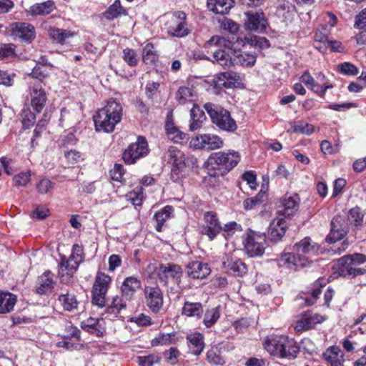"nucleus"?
Returning a JSON list of instances; mask_svg holds the SVG:
<instances>
[{
	"mask_svg": "<svg viewBox=\"0 0 366 366\" xmlns=\"http://www.w3.org/2000/svg\"><path fill=\"white\" fill-rule=\"evenodd\" d=\"M246 44L259 49H267L269 46V41L265 37L254 35H249L244 39L237 38L235 41L234 37L230 40L220 36H213L206 43L209 46L226 47L234 51L232 65L252 66L256 62V56L245 52H237V50Z\"/></svg>",
	"mask_w": 366,
	"mask_h": 366,
	"instance_id": "nucleus-1",
	"label": "nucleus"
},
{
	"mask_svg": "<svg viewBox=\"0 0 366 366\" xmlns=\"http://www.w3.org/2000/svg\"><path fill=\"white\" fill-rule=\"evenodd\" d=\"M296 254L284 253L279 259L280 267L287 266L295 269L304 268L310 264L312 257L317 254L320 247L309 237H305L294 246Z\"/></svg>",
	"mask_w": 366,
	"mask_h": 366,
	"instance_id": "nucleus-2",
	"label": "nucleus"
},
{
	"mask_svg": "<svg viewBox=\"0 0 366 366\" xmlns=\"http://www.w3.org/2000/svg\"><path fill=\"white\" fill-rule=\"evenodd\" d=\"M122 115V107L114 99H110L107 105L99 109L94 116V122L97 131L112 132L115 126L120 122Z\"/></svg>",
	"mask_w": 366,
	"mask_h": 366,
	"instance_id": "nucleus-3",
	"label": "nucleus"
},
{
	"mask_svg": "<svg viewBox=\"0 0 366 366\" xmlns=\"http://www.w3.org/2000/svg\"><path fill=\"white\" fill-rule=\"evenodd\" d=\"M300 198L297 194L290 196L285 195L280 202L277 207L276 220L280 230L276 228V237L282 238L287 229L285 219L293 216L298 210Z\"/></svg>",
	"mask_w": 366,
	"mask_h": 366,
	"instance_id": "nucleus-4",
	"label": "nucleus"
},
{
	"mask_svg": "<svg viewBox=\"0 0 366 366\" xmlns=\"http://www.w3.org/2000/svg\"><path fill=\"white\" fill-rule=\"evenodd\" d=\"M204 109L210 117L212 122L219 129L234 132L237 129L235 121L231 117L230 113L219 105L207 103Z\"/></svg>",
	"mask_w": 366,
	"mask_h": 366,
	"instance_id": "nucleus-5",
	"label": "nucleus"
},
{
	"mask_svg": "<svg viewBox=\"0 0 366 366\" xmlns=\"http://www.w3.org/2000/svg\"><path fill=\"white\" fill-rule=\"evenodd\" d=\"M112 283L109 275L98 272L92 287V303L99 307H103L106 302V295Z\"/></svg>",
	"mask_w": 366,
	"mask_h": 366,
	"instance_id": "nucleus-6",
	"label": "nucleus"
},
{
	"mask_svg": "<svg viewBox=\"0 0 366 366\" xmlns=\"http://www.w3.org/2000/svg\"><path fill=\"white\" fill-rule=\"evenodd\" d=\"M187 15L184 12L177 11L167 16L166 28L169 35L182 38L189 33L186 23Z\"/></svg>",
	"mask_w": 366,
	"mask_h": 366,
	"instance_id": "nucleus-7",
	"label": "nucleus"
},
{
	"mask_svg": "<svg viewBox=\"0 0 366 366\" xmlns=\"http://www.w3.org/2000/svg\"><path fill=\"white\" fill-rule=\"evenodd\" d=\"M156 270L159 280L165 285L171 282L177 285L180 284L183 271L179 265L172 263L161 264Z\"/></svg>",
	"mask_w": 366,
	"mask_h": 366,
	"instance_id": "nucleus-8",
	"label": "nucleus"
},
{
	"mask_svg": "<svg viewBox=\"0 0 366 366\" xmlns=\"http://www.w3.org/2000/svg\"><path fill=\"white\" fill-rule=\"evenodd\" d=\"M190 147L197 149L214 150L224 146L223 140L214 134H202L192 138Z\"/></svg>",
	"mask_w": 366,
	"mask_h": 366,
	"instance_id": "nucleus-9",
	"label": "nucleus"
},
{
	"mask_svg": "<svg viewBox=\"0 0 366 366\" xmlns=\"http://www.w3.org/2000/svg\"><path fill=\"white\" fill-rule=\"evenodd\" d=\"M149 153L148 144L146 139L139 137L137 142L131 144L123 154V159L126 164H134L137 159L145 157Z\"/></svg>",
	"mask_w": 366,
	"mask_h": 366,
	"instance_id": "nucleus-10",
	"label": "nucleus"
},
{
	"mask_svg": "<svg viewBox=\"0 0 366 366\" xmlns=\"http://www.w3.org/2000/svg\"><path fill=\"white\" fill-rule=\"evenodd\" d=\"M147 307L152 312L157 313L163 306L164 296L159 286H146L144 290Z\"/></svg>",
	"mask_w": 366,
	"mask_h": 366,
	"instance_id": "nucleus-11",
	"label": "nucleus"
},
{
	"mask_svg": "<svg viewBox=\"0 0 366 366\" xmlns=\"http://www.w3.org/2000/svg\"><path fill=\"white\" fill-rule=\"evenodd\" d=\"M299 352L297 342L292 338L280 336L276 340V353L281 358L293 359Z\"/></svg>",
	"mask_w": 366,
	"mask_h": 366,
	"instance_id": "nucleus-12",
	"label": "nucleus"
},
{
	"mask_svg": "<svg viewBox=\"0 0 366 366\" xmlns=\"http://www.w3.org/2000/svg\"><path fill=\"white\" fill-rule=\"evenodd\" d=\"M350 257L345 255L340 258L333 266L334 273L338 276L352 279L366 273V269H355L352 267L350 262Z\"/></svg>",
	"mask_w": 366,
	"mask_h": 366,
	"instance_id": "nucleus-13",
	"label": "nucleus"
},
{
	"mask_svg": "<svg viewBox=\"0 0 366 366\" xmlns=\"http://www.w3.org/2000/svg\"><path fill=\"white\" fill-rule=\"evenodd\" d=\"M224 152H214L209 155L204 162V167L210 176L222 175L225 172Z\"/></svg>",
	"mask_w": 366,
	"mask_h": 366,
	"instance_id": "nucleus-14",
	"label": "nucleus"
},
{
	"mask_svg": "<svg viewBox=\"0 0 366 366\" xmlns=\"http://www.w3.org/2000/svg\"><path fill=\"white\" fill-rule=\"evenodd\" d=\"M30 104L34 111L41 113L46 105L47 97L40 83H33L29 87Z\"/></svg>",
	"mask_w": 366,
	"mask_h": 366,
	"instance_id": "nucleus-15",
	"label": "nucleus"
},
{
	"mask_svg": "<svg viewBox=\"0 0 366 366\" xmlns=\"http://www.w3.org/2000/svg\"><path fill=\"white\" fill-rule=\"evenodd\" d=\"M11 35L27 43L31 42L36 37L35 28L33 25L24 22H15L10 26Z\"/></svg>",
	"mask_w": 366,
	"mask_h": 366,
	"instance_id": "nucleus-16",
	"label": "nucleus"
},
{
	"mask_svg": "<svg viewBox=\"0 0 366 366\" xmlns=\"http://www.w3.org/2000/svg\"><path fill=\"white\" fill-rule=\"evenodd\" d=\"M204 223L202 227L201 233L207 235L210 240H213L222 230L216 213L207 212L204 214Z\"/></svg>",
	"mask_w": 366,
	"mask_h": 366,
	"instance_id": "nucleus-17",
	"label": "nucleus"
},
{
	"mask_svg": "<svg viewBox=\"0 0 366 366\" xmlns=\"http://www.w3.org/2000/svg\"><path fill=\"white\" fill-rule=\"evenodd\" d=\"M262 237L253 232L249 231L243 239L244 247L247 254L251 257L260 256L264 252V247L260 242Z\"/></svg>",
	"mask_w": 366,
	"mask_h": 366,
	"instance_id": "nucleus-18",
	"label": "nucleus"
},
{
	"mask_svg": "<svg viewBox=\"0 0 366 366\" xmlns=\"http://www.w3.org/2000/svg\"><path fill=\"white\" fill-rule=\"evenodd\" d=\"M222 267L234 276L242 277L247 272L246 264L238 257L229 254H226L223 257Z\"/></svg>",
	"mask_w": 366,
	"mask_h": 366,
	"instance_id": "nucleus-19",
	"label": "nucleus"
},
{
	"mask_svg": "<svg viewBox=\"0 0 366 366\" xmlns=\"http://www.w3.org/2000/svg\"><path fill=\"white\" fill-rule=\"evenodd\" d=\"M347 233V226L345 224L344 218L342 216H335L331 222V230L326 237L329 243H335L340 240Z\"/></svg>",
	"mask_w": 366,
	"mask_h": 366,
	"instance_id": "nucleus-20",
	"label": "nucleus"
},
{
	"mask_svg": "<svg viewBox=\"0 0 366 366\" xmlns=\"http://www.w3.org/2000/svg\"><path fill=\"white\" fill-rule=\"evenodd\" d=\"M245 15L247 18L245 22V28L247 30L257 31L259 33L264 32L267 26V22L265 16L262 12H247Z\"/></svg>",
	"mask_w": 366,
	"mask_h": 366,
	"instance_id": "nucleus-21",
	"label": "nucleus"
},
{
	"mask_svg": "<svg viewBox=\"0 0 366 366\" xmlns=\"http://www.w3.org/2000/svg\"><path fill=\"white\" fill-rule=\"evenodd\" d=\"M79 264V263L76 262L70 257L68 259L62 257L59 269V275L61 281L66 284L70 282Z\"/></svg>",
	"mask_w": 366,
	"mask_h": 366,
	"instance_id": "nucleus-22",
	"label": "nucleus"
},
{
	"mask_svg": "<svg viewBox=\"0 0 366 366\" xmlns=\"http://www.w3.org/2000/svg\"><path fill=\"white\" fill-rule=\"evenodd\" d=\"M328 366H344V354L338 346L329 347L322 354Z\"/></svg>",
	"mask_w": 366,
	"mask_h": 366,
	"instance_id": "nucleus-23",
	"label": "nucleus"
},
{
	"mask_svg": "<svg viewBox=\"0 0 366 366\" xmlns=\"http://www.w3.org/2000/svg\"><path fill=\"white\" fill-rule=\"evenodd\" d=\"M142 287L140 280L135 276L127 277L121 285V294L126 300H132L134 294Z\"/></svg>",
	"mask_w": 366,
	"mask_h": 366,
	"instance_id": "nucleus-24",
	"label": "nucleus"
},
{
	"mask_svg": "<svg viewBox=\"0 0 366 366\" xmlns=\"http://www.w3.org/2000/svg\"><path fill=\"white\" fill-rule=\"evenodd\" d=\"M325 320L326 318L324 316L318 314H305L297 321L295 330L297 331L307 330L313 327L317 324L322 323Z\"/></svg>",
	"mask_w": 366,
	"mask_h": 366,
	"instance_id": "nucleus-25",
	"label": "nucleus"
},
{
	"mask_svg": "<svg viewBox=\"0 0 366 366\" xmlns=\"http://www.w3.org/2000/svg\"><path fill=\"white\" fill-rule=\"evenodd\" d=\"M211 272L207 264L199 261L190 262L187 265V274L193 279H203Z\"/></svg>",
	"mask_w": 366,
	"mask_h": 366,
	"instance_id": "nucleus-26",
	"label": "nucleus"
},
{
	"mask_svg": "<svg viewBox=\"0 0 366 366\" xmlns=\"http://www.w3.org/2000/svg\"><path fill=\"white\" fill-rule=\"evenodd\" d=\"M167 158L168 162L173 166L172 172H176L178 169L183 168L185 164L184 153L175 147L169 148L167 152Z\"/></svg>",
	"mask_w": 366,
	"mask_h": 366,
	"instance_id": "nucleus-27",
	"label": "nucleus"
},
{
	"mask_svg": "<svg viewBox=\"0 0 366 366\" xmlns=\"http://www.w3.org/2000/svg\"><path fill=\"white\" fill-rule=\"evenodd\" d=\"M56 9L54 2L51 0L46 1L35 4L29 7L26 10L27 14L36 16H46L51 14Z\"/></svg>",
	"mask_w": 366,
	"mask_h": 366,
	"instance_id": "nucleus-28",
	"label": "nucleus"
},
{
	"mask_svg": "<svg viewBox=\"0 0 366 366\" xmlns=\"http://www.w3.org/2000/svg\"><path fill=\"white\" fill-rule=\"evenodd\" d=\"M204 313L203 305L201 302H184L182 308V315L188 317L200 319Z\"/></svg>",
	"mask_w": 366,
	"mask_h": 366,
	"instance_id": "nucleus-29",
	"label": "nucleus"
},
{
	"mask_svg": "<svg viewBox=\"0 0 366 366\" xmlns=\"http://www.w3.org/2000/svg\"><path fill=\"white\" fill-rule=\"evenodd\" d=\"M187 340L191 352L195 355L201 354L204 347L203 335L199 332H194L189 335Z\"/></svg>",
	"mask_w": 366,
	"mask_h": 366,
	"instance_id": "nucleus-30",
	"label": "nucleus"
},
{
	"mask_svg": "<svg viewBox=\"0 0 366 366\" xmlns=\"http://www.w3.org/2000/svg\"><path fill=\"white\" fill-rule=\"evenodd\" d=\"M208 9L217 14L224 15L229 12L233 6L232 0H207Z\"/></svg>",
	"mask_w": 366,
	"mask_h": 366,
	"instance_id": "nucleus-31",
	"label": "nucleus"
},
{
	"mask_svg": "<svg viewBox=\"0 0 366 366\" xmlns=\"http://www.w3.org/2000/svg\"><path fill=\"white\" fill-rule=\"evenodd\" d=\"M16 303V295L11 292L0 291V314L11 312Z\"/></svg>",
	"mask_w": 366,
	"mask_h": 366,
	"instance_id": "nucleus-32",
	"label": "nucleus"
},
{
	"mask_svg": "<svg viewBox=\"0 0 366 366\" xmlns=\"http://www.w3.org/2000/svg\"><path fill=\"white\" fill-rule=\"evenodd\" d=\"M191 120L189 124L190 130L194 131L202 127L206 119L204 112L197 104H194L190 111Z\"/></svg>",
	"mask_w": 366,
	"mask_h": 366,
	"instance_id": "nucleus-33",
	"label": "nucleus"
},
{
	"mask_svg": "<svg viewBox=\"0 0 366 366\" xmlns=\"http://www.w3.org/2000/svg\"><path fill=\"white\" fill-rule=\"evenodd\" d=\"M196 93L194 89L188 86H181L176 93V99L180 104L193 103L195 101Z\"/></svg>",
	"mask_w": 366,
	"mask_h": 366,
	"instance_id": "nucleus-34",
	"label": "nucleus"
},
{
	"mask_svg": "<svg viewBox=\"0 0 366 366\" xmlns=\"http://www.w3.org/2000/svg\"><path fill=\"white\" fill-rule=\"evenodd\" d=\"M39 285L36 290L39 294L44 295L51 290L54 285L51 272L47 271L41 275L39 277Z\"/></svg>",
	"mask_w": 366,
	"mask_h": 366,
	"instance_id": "nucleus-35",
	"label": "nucleus"
},
{
	"mask_svg": "<svg viewBox=\"0 0 366 366\" xmlns=\"http://www.w3.org/2000/svg\"><path fill=\"white\" fill-rule=\"evenodd\" d=\"M173 212V207L172 206H166L162 208L159 212L155 213L154 219L156 220V230L161 232L164 223L171 218Z\"/></svg>",
	"mask_w": 366,
	"mask_h": 366,
	"instance_id": "nucleus-36",
	"label": "nucleus"
},
{
	"mask_svg": "<svg viewBox=\"0 0 366 366\" xmlns=\"http://www.w3.org/2000/svg\"><path fill=\"white\" fill-rule=\"evenodd\" d=\"M165 129L168 137L176 143H180L186 137V134L181 132L172 121H167Z\"/></svg>",
	"mask_w": 366,
	"mask_h": 366,
	"instance_id": "nucleus-37",
	"label": "nucleus"
},
{
	"mask_svg": "<svg viewBox=\"0 0 366 366\" xmlns=\"http://www.w3.org/2000/svg\"><path fill=\"white\" fill-rule=\"evenodd\" d=\"M59 301L64 310L71 312L77 309L79 302L73 294L66 293L59 295Z\"/></svg>",
	"mask_w": 366,
	"mask_h": 366,
	"instance_id": "nucleus-38",
	"label": "nucleus"
},
{
	"mask_svg": "<svg viewBox=\"0 0 366 366\" xmlns=\"http://www.w3.org/2000/svg\"><path fill=\"white\" fill-rule=\"evenodd\" d=\"M213 53L214 61L219 64L224 68L229 67L232 65V58L229 54L222 49L223 47H219Z\"/></svg>",
	"mask_w": 366,
	"mask_h": 366,
	"instance_id": "nucleus-39",
	"label": "nucleus"
},
{
	"mask_svg": "<svg viewBox=\"0 0 366 366\" xmlns=\"http://www.w3.org/2000/svg\"><path fill=\"white\" fill-rule=\"evenodd\" d=\"M126 10L121 6L119 0H115L114 2L104 13V16L108 20H112L120 15H125Z\"/></svg>",
	"mask_w": 366,
	"mask_h": 366,
	"instance_id": "nucleus-40",
	"label": "nucleus"
},
{
	"mask_svg": "<svg viewBox=\"0 0 366 366\" xmlns=\"http://www.w3.org/2000/svg\"><path fill=\"white\" fill-rule=\"evenodd\" d=\"M159 55L152 44H147L143 48L142 60L146 64H153L158 59Z\"/></svg>",
	"mask_w": 366,
	"mask_h": 366,
	"instance_id": "nucleus-41",
	"label": "nucleus"
},
{
	"mask_svg": "<svg viewBox=\"0 0 366 366\" xmlns=\"http://www.w3.org/2000/svg\"><path fill=\"white\" fill-rule=\"evenodd\" d=\"M219 317L220 311L218 307L208 309L204 313L203 323L206 327L209 328L217 322Z\"/></svg>",
	"mask_w": 366,
	"mask_h": 366,
	"instance_id": "nucleus-42",
	"label": "nucleus"
},
{
	"mask_svg": "<svg viewBox=\"0 0 366 366\" xmlns=\"http://www.w3.org/2000/svg\"><path fill=\"white\" fill-rule=\"evenodd\" d=\"M175 334L173 333H160L157 335L151 341V345L153 347L169 345L174 343Z\"/></svg>",
	"mask_w": 366,
	"mask_h": 366,
	"instance_id": "nucleus-43",
	"label": "nucleus"
},
{
	"mask_svg": "<svg viewBox=\"0 0 366 366\" xmlns=\"http://www.w3.org/2000/svg\"><path fill=\"white\" fill-rule=\"evenodd\" d=\"M267 199V194L259 192L255 197L247 198L243 202V207L245 210H250L257 206L264 203Z\"/></svg>",
	"mask_w": 366,
	"mask_h": 366,
	"instance_id": "nucleus-44",
	"label": "nucleus"
},
{
	"mask_svg": "<svg viewBox=\"0 0 366 366\" xmlns=\"http://www.w3.org/2000/svg\"><path fill=\"white\" fill-rule=\"evenodd\" d=\"M49 35L53 40L63 44L66 43L67 39L74 36V33L61 29H51Z\"/></svg>",
	"mask_w": 366,
	"mask_h": 366,
	"instance_id": "nucleus-45",
	"label": "nucleus"
},
{
	"mask_svg": "<svg viewBox=\"0 0 366 366\" xmlns=\"http://www.w3.org/2000/svg\"><path fill=\"white\" fill-rule=\"evenodd\" d=\"M127 301L129 300H126L122 295V296H115L113 297L110 306L107 308V312L114 315L119 314L122 309L126 307Z\"/></svg>",
	"mask_w": 366,
	"mask_h": 366,
	"instance_id": "nucleus-46",
	"label": "nucleus"
},
{
	"mask_svg": "<svg viewBox=\"0 0 366 366\" xmlns=\"http://www.w3.org/2000/svg\"><path fill=\"white\" fill-rule=\"evenodd\" d=\"M99 324V320L90 317L81 323V327L86 332L94 334L97 337H100L103 335V332L97 327Z\"/></svg>",
	"mask_w": 366,
	"mask_h": 366,
	"instance_id": "nucleus-47",
	"label": "nucleus"
},
{
	"mask_svg": "<svg viewBox=\"0 0 366 366\" xmlns=\"http://www.w3.org/2000/svg\"><path fill=\"white\" fill-rule=\"evenodd\" d=\"M363 217L364 214L362 212L360 208L355 207L349 211L347 220L352 226L357 228L362 224Z\"/></svg>",
	"mask_w": 366,
	"mask_h": 366,
	"instance_id": "nucleus-48",
	"label": "nucleus"
},
{
	"mask_svg": "<svg viewBox=\"0 0 366 366\" xmlns=\"http://www.w3.org/2000/svg\"><path fill=\"white\" fill-rule=\"evenodd\" d=\"M225 157V172H228L237 165L240 160V156L237 152L228 151L224 152Z\"/></svg>",
	"mask_w": 366,
	"mask_h": 366,
	"instance_id": "nucleus-49",
	"label": "nucleus"
},
{
	"mask_svg": "<svg viewBox=\"0 0 366 366\" xmlns=\"http://www.w3.org/2000/svg\"><path fill=\"white\" fill-rule=\"evenodd\" d=\"M122 59L129 66L132 67L136 66L139 62L137 51L129 48H126L123 50Z\"/></svg>",
	"mask_w": 366,
	"mask_h": 366,
	"instance_id": "nucleus-50",
	"label": "nucleus"
},
{
	"mask_svg": "<svg viewBox=\"0 0 366 366\" xmlns=\"http://www.w3.org/2000/svg\"><path fill=\"white\" fill-rule=\"evenodd\" d=\"M29 76H30L33 80H37L34 82L31 81L29 84L32 86L33 83H40L48 76V72L46 69L41 66H35L31 73H29Z\"/></svg>",
	"mask_w": 366,
	"mask_h": 366,
	"instance_id": "nucleus-51",
	"label": "nucleus"
},
{
	"mask_svg": "<svg viewBox=\"0 0 366 366\" xmlns=\"http://www.w3.org/2000/svg\"><path fill=\"white\" fill-rule=\"evenodd\" d=\"M127 199L134 206H140L144 199L142 187H136L132 192L127 195Z\"/></svg>",
	"mask_w": 366,
	"mask_h": 366,
	"instance_id": "nucleus-52",
	"label": "nucleus"
},
{
	"mask_svg": "<svg viewBox=\"0 0 366 366\" xmlns=\"http://www.w3.org/2000/svg\"><path fill=\"white\" fill-rule=\"evenodd\" d=\"M223 230V235L225 239L232 237L236 232H241L242 230V226L235 222H230L224 224L222 228Z\"/></svg>",
	"mask_w": 366,
	"mask_h": 366,
	"instance_id": "nucleus-53",
	"label": "nucleus"
},
{
	"mask_svg": "<svg viewBox=\"0 0 366 366\" xmlns=\"http://www.w3.org/2000/svg\"><path fill=\"white\" fill-rule=\"evenodd\" d=\"M15 48L12 44H0V60L15 56Z\"/></svg>",
	"mask_w": 366,
	"mask_h": 366,
	"instance_id": "nucleus-54",
	"label": "nucleus"
},
{
	"mask_svg": "<svg viewBox=\"0 0 366 366\" xmlns=\"http://www.w3.org/2000/svg\"><path fill=\"white\" fill-rule=\"evenodd\" d=\"M242 179L252 190H256L257 187V174L253 171H247L242 175Z\"/></svg>",
	"mask_w": 366,
	"mask_h": 366,
	"instance_id": "nucleus-55",
	"label": "nucleus"
},
{
	"mask_svg": "<svg viewBox=\"0 0 366 366\" xmlns=\"http://www.w3.org/2000/svg\"><path fill=\"white\" fill-rule=\"evenodd\" d=\"M227 80V89L238 86L242 80L241 75L234 71H225Z\"/></svg>",
	"mask_w": 366,
	"mask_h": 366,
	"instance_id": "nucleus-56",
	"label": "nucleus"
},
{
	"mask_svg": "<svg viewBox=\"0 0 366 366\" xmlns=\"http://www.w3.org/2000/svg\"><path fill=\"white\" fill-rule=\"evenodd\" d=\"M350 263L351 264L352 267L355 269H366L364 267H360V265L365 263L366 262V256L363 254L360 253H355L352 254H350Z\"/></svg>",
	"mask_w": 366,
	"mask_h": 366,
	"instance_id": "nucleus-57",
	"label": "nucleus"
},
{
	"mask_svg": "<svg viewBox=\"0 0 366 366\" xmlns=\"http://www.w3.org/2000/svg\"><path fill=\"white\" fill-rule=\"evenodd\" d=\"M294 6L289 1L284 2L283 4H280L276 11V15L282 16L284 18H288L290 16V14L293 11Z\"/></svg>",
	"mask_w": 366,
	"mask_h": 366,
	"instance_id": "nucleus-58",
	"label": "nucleus"
},
{
	"mask_svg": "<svg viewBox=\"0 0 366 366\" xmlns=\"http://www.w3.org/2000/svg\"><path fill=\"white\" fill-rule=\"evenodd\" d=\"M338 69L340 73L345 75L355 76L358 74L357 68L354 64L349 62H344L338 65Z\"/></svg>",
	"mask_w": 366,
	"mask_h": 366,
	"instance_id": "nucleus-59",
	"label": "nucleus"
},
{
	"mask_svg": "<svg viewBox=\"0 0 366 366\" xmlns=\"http://www.w3.org/2000/svg\"><path fill=\"white\" fill-rule=\"evenodd\" d=\"M54 183L49 179L44 178L36 184V189L41 194H46L53 189Z\"/></svg>",
	"mask_w": 366,
	"mask_h": 366,
	"instance_id": "nucleus-60",
	"label": "nucleus"
},
{
	"mask_svg": "<svg viewBox=\"0 0 366 366\" xmlns=\"http://www.w3.org/2000/svg\"><path fill=\"white\" fill-rule=\"evenodd\" d=\"M227 79L226 72L217 74L212 79V84L214 88L221 89L222 88H227Z\"/></svg>",
	"mask_w": 366,
	"mask_h": 366,
	"instance_id": "nucleus-61",
	"label": "nucleus"
},
{
	"mask_svg": "<svg viewBox=\"0 0 366 366\" xmlns=\"http://www.w3.org/2000/svg\"><path fill=\"white\" fill-rule=\"evenodd\" d=\"M208 362L214 365H222L224 363V359L218 354L217 349H211L207 352Z\"/></svg>",
	"mask_w": 366,
	"mask_h": 366,
	"instance_id": "nucleus-62",
	"label": "nucleus"
},
{
	"mask_svg": "<svg viewBox=\"0 0 366 366\" xmlns=\"http://www.w3.org/2000/svg\"><path fill=\"white\" fill-rule=\"evenodd\" d=\"M300 80L309 89L315 92L318 84L316 83L315 79L311 76L309 71H305L300 76Z\"/></svg>",
	"mask_w": 366,
	"mask_h": 366,
	"instance_id": "nucleus-63",
	"label": "nucleus"
},
{
	"mask_svg": "<svg viewBox=\"0 0 366 366\" xmlns=\"http://www.w3.org/2000/svg\"><path fill=\"white\" fill-rule=\"evenodd\" d=\"M139 366H153L154 363L159 362V357L154 355L147 356H139L137 357Z\"/></svg>",
	"mask_w": 366,
	"mask_h": 366,
	"instance_id": "nucleus-64",
	"label": "nucleus"
}]
</instances>
